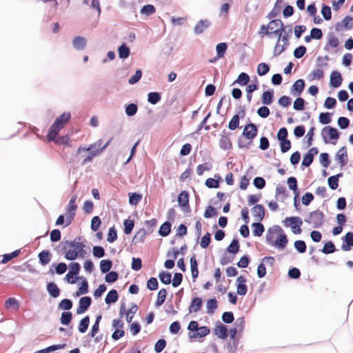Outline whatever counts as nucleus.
I'll return each mask as SVG.
<instances>
[{
    "instance_id": "obj_1",
    "label": "nucleus",
    "mask_w": 353,
    "mask_h": 353,
    "mask_svg": "<svg viewBox=\"0 0 353 353\" xmlns=\"http://www.w3.org/2000/svg\"><path fill=\"white\" fill-rule=\"evenodd\" d=\"M83 237L78 236L73 241H65L61 243V250L65 254L64 258L68 261H74L77 258L83 259L87 252L85 251V244L82 241Z\"/></svg>"
},
{
    "instance_id": "obj_2",
    "label": "nucleus",
    "mask_w": 353,
    "mask_h": 353,
    "mask_svg": "<svg viewBox=\"0 0 353 353\" xmlns=\"http://www.w3.org/2000/svg\"><path fill=\"white\" fill-rule=\"evenodd\" d=\"M70 119L71 114L69 112H65L58 117L49 128L47 134L48 141H54L60 130L64 127L65 124L70 120Z\"/></svg>"
},
{
    "instance_id": "obj_3",
    "label": "nucleus",
    "mask_w": 353,
    "mask_h": 353,
    "mask_svg": "<svg viewBox=\"0 0 353 353\" xmlns=\"http://www.w3.org/2000/svg\"><path fill=\"white\" fill-rule=\"evenodd\" d=\"M77 199V195L74 194L71 196V198L70 199L69 203L66 208L65 227H67L72 223V222L76 215V211L78 208L77 205L76 204Z\"/></svg>"
},
{
    "instance_id": "obj_4",
    "label": "nucleus",
    "mask_w": 353,
    "mask_h": 353,
    "mask_svg": "<svg viewBox=\"0 0 353 353\" xmlns=\"http://www.w3.org/2000/svg\"><path fill=\"white\" fill-rule=\"evenodd\" d=\"M321 136L324 143H330V141H336L339 139L340 132L336 128L330 125H327L322 129ZM332 143L335 144L336 141L332 142Z\"/></svg>"
},
{
    "instance_id": "obj_5",
    "label": "nucleus",
    "mask_w": 353,
    "mask_h": 353,
    "mask_svg": "<svg viewBox=\"0 0 353 353\" xmlns=\"http://www.w3.org/2000/svg\"><path fill=\"white\" fill-rule=\"evenodd\" d=\"M274 230L276 232L278 236L274 240L272 245L276 247L277 249L282 250L286 248L288 243V236L281 226L275 225Z\"/></svg>"
},
{
    "instance_id": "obj_6",
    "label": "nucleus",
    "mask_w": 353,
    "mask_h": 353,
    "mask_svg": "<svg viewBox=\"0 0 353 353\" xmlns=\"http://www.w3.org/2000/svg\"><path fill=\"white\" fill-rule=\"evenodd\" d=\"M285 227H290L292 232L295 234H301L302 230L301 226L303 224L302 219L299 216H290L285 218L283 221Z\"/></svg>"
},
{
    "instance_id": "obj_7",
    "label": "nucleus",
    "mask_w": 353,
    "mask_h": 353,
    "mask_svg": "<svg viewBox=\"0 0 353 353\" xmlns=\"http://www.w3.org/2000/svg\"><path fill=\"white\" fill-rule=\"evenodd\" d=\"M324 214L319 210H316L310 213L308 218L305 221L308 223H312L314 228H321L324 222Z\"/></svg>"
},
{
    "instance_id": "obj_8",
    "label": "nucleus",
    "mask_w": 353,
    "mask_h": 353,
    "mask_svg": "<svg viewBox=\"0 0 353 353\" xmlns=\"http://www.w3.org/2000/svg\"><path fill=\"white\" fill-rule=\"evenodd\" d=\"M258 134V128L255 123H249L244 127L242 136L250 141L253 140Z\"/></svg>"
},
{
    "instance_id": "obj_9",
    "label": "nucleus",
    "mask_w": 353,
    "mask_h": 353,
    "mask_svg": "<svg viewBox=\"0 0 353 353\" xmlns=\"http://www.w3.org/2000/svg\"><path fill=\"white\" fill-rule=\"evenodd\" d=\"M189 192L186 190H183L181 192L178 196V203L179 205L183 208V210L185 212H190V207L189 205Z\"/></svg>"
},
{
    "instance_id": "obj_10",
    "label": "nucleus",
    "mask_w": 353,
    "mask_h": 353,
    "mask_svg": "<svg viewBox=\"0 0 353 353\" xmlns=\"http://www.w3.org/2000/svg\"><path fill=\"white\" fill-rule=\"evenodd\" d=\"M211 21L209 19H201L195 25L194 28V34L200 35L211 26Z\"/></svg>"
},
{
    "instance_id": "obj_11",
    "label": "nucleus",
    "mask_w": 353,
    "mask_h": 353,
    "mask_svg": "<svg viewBox=\"0 0 353 353\" xmlns=\"http://www.w3.org/2000/svg\"><path fill=\"white\" fill-rule=\"evenodd\" d=\"M92 303V299L90 296H85L80 298L79 301V306L77 309V314H81L85 313L90 307Z\"/></svg>"
},
{
    "instance_id": "obj_12",
    "label": "nucleus",
    "mask_w": 353,
    "mask_h": 353,
    "mask_svg": "<svg viewBox=\"0 0 353 353\" xmlns=\"http://www.w3.org/2000/svg\"><path fill=\"white\" fill-rule=\"evenodd\" d=\"M343 82L341 74L338 70H333L330 74V85L337 88L340 87Z\"/></svg>"
},
{
    "instance_id": "obj_13",
    "label": "nucleus",
    "mask_w": 353,
    "mask_h": 353,
    "mask_svg": "<svg viewBox=\"0 0 353 353\" xmlns=\"http://www.w3.org/2000/svg\"><path fill=\"white\" fill-rule=\"evenodd\" d=\"M247 280L243 276H239L236 279V293L239 295L244 296L248 292V286L245 284Z\"/></svg>"
},
{
    "instance_id": "obj_14",
    "label": "nucleus",
    "mask_w": 353,
    "mask_h": 353,
    "mask_svg": "<svg viewBox=\"0 0 353 353\" xmlns=\"http://www.w3.org/2000/svg\"><path fill=\"white\" fill-rule=\"evenodd\" d=\"M214 333L219 339H226L228 336V330L227 325L219 323L214 329Z\"/></svg>"
},
{
    "instance_id": "obj_15",
    "label": "nucleus",
    "mask_w": 353,
    "mask_h": 353,
    "mask_svg": "<svg viewBox=\"0 0 353 353\" xmlns=\"http://www.w3.org/2000/svg\"><path fill=\"white\" fill-rule=\"evenodd\" d=\"M103 143V140L102 139H99L97 142L92 143V144H90L88 147L85 148V147H79L78 150H77V153L78 154H80L82 151H86V152H99V154L101 152V151H100V147L101 145Z\"/></svg>"
},
{
    "instance_id": "obj_16",
    "label": "nucleus",
    "mask_w": 353,
    "mask_h": 353,
    "mask_svg": "<svg viewBox=\"0 0 353 353\" xmlns=\"http://www.w3.org/2000/svg\"><path fill=\"white\" fill-rule=\"evenodd\" d=\"M342 239L343 241V243L341 246V249L343 251L350 250L353 246V232H347L345 235L342 238Z\"/></svg>"
},
{
    "instance_id": "obj_17",
    "label": "nucleus",
    "mask_w": 353,
    "mask_h": 353,
    "mask_svg": "<svg viewBox=\"0 0 353 353\" xmlns=\"http://www.w3.org/2000/svg\"><path fill=\"white\" fill-rule=\"evenodd\" d=\"M305 81L302 79L296 80L291 88V93L294 95H300L304 90Z\"/></svg>"
},
{
    "instance_id": "obj_18",
    "label": "nucleus",
    "mask_w": 353,
    "mask_h": 353,
    "mask_svg": "<svg viewBox=\"0 0 353 353\" xmlns=\"http://www.w3.org/2000/svg\"><path fill=\"white\" fill-rule=\"evenodd\" d=\"M252 212L254 218L259 221H261L265 216V208L261 204H256L252 208Z\"/></svg>"
},
{
    "instance_id": "obj_19",
    "label": "nucleus",
    "mask_w": 353,
    "mask_h": 353,
    "mask_svg": "<svg viewBox=\"0 0 353 353\" xmlns=\"http://www.w3.org/2000/svg\"><path fill=\"white\" fill-rule=\"evenodd\" d=\"M87 43V40L83 37L77 36L72 40V46L77 50H83Z\"/></svg>"
},
{
    "instance_id": "obj_20",
    "label": "nucleus",
    "mask_w": 353,
    "mask_h": 353,
    "mask_svg": "<svg viewBox=\"0 0 353 353\" xmlns=\"http://www.w3.org/2000/svg\"><path fill=\"white\" fill-rule=\"evenodd\" d=\"M203 304L202 299L200 297H194L189 306V312H197L200 310Z\"/></svg>"
},
{
    "instance_id": "obj_21",
    "label": "nucleus",
    "mask_w": 353,
    "mask_h": 353,
    "mask_svg": "<svg viewBox=\"0 0 353 353\" xmlns=\"http://www.w3.org/2000/svg\"><path fill=\"white\" fill-rule=\"evenodd\" d=\"M46 290L52 298H57L60 295L61 290L54 282L48 283Z\"/></svg>"
},
{
    "instance_id": "obj_22",
    "label": "nucleus",
    "mask_w": 353,
    "mask_h": 353,
    "mask_svg": "<svg viewBox=\"0 0 353 353\" xmlns=\"http://www.w3.org/2000/svg\"><path fill=\"white\" fill-rule=\"evenodd\" d=\"M336 160L339 161V163L341 166H344L346 165L347 161V152L345 146H343L336 153Z\"/></svg>"
},
{
    "instance_id": "obj_23",
    "label": "nucleus",
    "mask_w": 353,
    "mask_h": 353,
    "mask_svg": "<svg viewBox=\"0 0 353 353\" xmlns=\"http://www.w3.org/2000/svg\"><path fill=\"white\" fill-rule=\"evenodd\" d=\"M261 101L264 105H270L274 101V90L270 89L264 91L261 96Z\"/></svg>"
},
{
    "instance_id": "obj_24",
    "label": "nucleus",
    "mask_w": 353,
    "mask_h": 353,
    "mask_svg": "<svg viewBox=\"0 0 353 353\" xmlns=\"http://www.w3.org/2000/svg\"><path fill=\"white\" fill-rule=\"evenodd\" d=\"M51 257L52 254L48 250H44L38 254L39 261L42 265H46L49 263L51 260Z\"/></svg>"
},
{
    "instance_id": "obj_25",
    "label": "nucleus",
    "mask_w": 353,
    "mask_h": 353,
    "mask_svg": "<svg viewBox=\"0 0 353 353\" xmlns=\"http://www.w3.org/2000/svg\"><path fill=\"white\" fill-rule=\"evenodd\" d=\"M190 263L192 277L193 279V281L194 282L199 275L198 263H197V261H196L195 255H193L190 257Z\"/></svg>"
},
{
    "instance_id": "obj_26",
    "label": "nucleus",
    "mask_w": 353,
    "mask_h": 353,
    "mask_svg": "<svg viewBox=\"0 0 353 353\" xmlns=\"http://www.w3.org/2000/svg\"><path fill=\"white\" fill-rule=\"evenodd\" d=\"M210 332V330L207 326L199 327V331L194 333H189V337L190 339H196L198 337H204L208 335Z\"/></svg>"
},
{
    "instance_id": "obj_27",
    "label": "nucleus",
    "mask_w": 353,
    "mask_h": 353,
    "mask_svg": "<svg viewBox=\"0 0 353 353\" xmlns=\"http://www.w3.org/2000/svg\"><path fill=\"white\" fill-rule=\"evenodd\" d=\"M343 175V174L342 172H340L336 175L331 176L328 178L327 183L329 188L331 190H334L337 189V188L339 187V178L342 177Z\"/></svg>"
},
{
    "instance_id": "obj_28",
    "label": "nucleus",
    "mask_w": 353,
    "mask_h": 353,
    "mask_svg": "<svg viewBox=\"0 0 353 353\" xmlns=\"http://www.w3.org/2000/svg\"><path fill=\"white\" fill-rule=\"evenodd\" d=\"M276 23L279 24V22L273 21V19H272L269 22L268 26L262 25L260 28V31L259 32V34L261 37H263L264 35L270 34L269 30H274L273 24H276Z\"/></svg>"
},
{
    "instance_id": "obj_29",
    "label": "nucleus",
    "mask_w": 353,
    "mask_h": 353,
    "mask_svg": "<svg viewBox=\"0 0 353 353\" xmlns=\"http://www.w3.org/2000/svg\"><path fill=\"white\" fill-rule=\"evenodd\" d=\"M119 298L118 292L115 289L110 290L105 298V302L108 305L114 303Z\"/></svg>"
},
{
    "instance_id": "obj_30",
    "label": "nucleus",
    "mask_w": 353,
    "mask_h": 353,
    "mask_svg": "<svg viewBox=\"0 0 353 353\" xmlns=\"http://www.w3.org/2000/svg\"><path fill=\"white\" fill-rule=\"evenodd\" d=\"M172 224L170 221H165L159 228V234L163 237H165L171 232Z\"/></svg>"
},
{
    "instance_id": "obj_31",
    "label": "nucleus",
    "mask_w": 353,
    "mask_h": 353,
    "mask_svg": "<svg viewBox=\"0 0 353 353\" xmlns=\"http://www.w3.org/2000/svg\"><path fill=\"white\" fill-rule=\"evenodd\" d=\"M219 147L224 150H228L232 148V142L228 135H221Z\"/></svg>"
},
{
    "instance_id": "obj_32",
    "label": "nucleus",
    "mask_w": 353,
    "mask_h": 353,
    "mask_svg": "<svg viewBox=\"0 0 353 353\" xmlns=\"http://www.w3.org/2000/svg\"><path fill=\"white\" fill-rule=\"evenodd\" d=\"M118 53L120 59H125L130 56V49L125 43H123L118 48Z\"/></svg>"
},
{
    "instance_id": "obj_33",
    "label": "nucleus",
    "mask_w": 353,
    "mask_h": 353,
    "mask_svg": "<svg viewBox=\"0 0 353 353\" xmlns=\"http://www.w3.org/2000/svg\"><path fill=\"white\" fill-rule=\"evenodd\" d=\"M239 239L236 237L232 239L230 244L226 248V252L235 254L239 251Z\"/></svg>"
},
{
    "instance_id": "obj_34",
    "label": "nucleus",
    "mask_w": 353,
    "mask_h": 353,
    "mask_svg": "<svg viewBox=\"0 0 353 353\" xmlns=\"http://www.w3.org/2000/svg\"><path fill=\"white\" fill-rule=\"evenodd\" d=\"M147 235V232L144 228L140 229L134 235L132 239V244H137L138 243L143 242Z\"/></svg>"
},
{
    "instance_id": "obj_35",
    "label": "nucleus",
    "mask_w": 353,
    "mask_h": 353,
    "mask_svg": "<svg viewBox=\"0 0 353 353\" xmlns=\"http://www.w3.org/2000/svg\"><path fill=\"white\" fill-rule=\"evenodd\" d=\"M251 226L253 228V235L255 236H261L265 231L264 225L261 221L253 223Z\"/></svg>"
},
{
    "instance_id": "obj_36",
    "label": "nucleus",
    "mask_w": 353,
    "mask_h": 353,
    "mask_svg": "<svg viewBox=\"0 0 353 353\" xmlns=\"http://www.w3.org/2000/svg\"><path fill=\"white\" fill-rule=\"evenodd\" d=\"M99 267L101 273H108L112 267V261L110 259L101 260L99 263Z\"/></svg>"
},
{
    "instance_id": "obj_37",
    "label": "nucleus",
    "mask_w": 353,
    "mask_h": 353,
    "mask_svg": "<svg viewBox=\"0 0 353 353\" xmlns=\"http://www.w3.org/2000/svg\"><path fill=\"white\" fill-rule=\"evenodd\" d=\"M161 99V94L160 92H150L148 94V101L152 105L158 103Z\"/></svg>"
},
{
    "instance_id": "obj_38",
    "label": "nucleus",
    "mask_w": 353,
    "mask_h": 353,
    "mask_svg": "<svg viewBox=\"0 0 353 353\" xmlns=\"http://www.w3.org/2000/svg\"><path fill=\"white\" fill-rule=\"evenodd\" d=\"M129 203L131 205H137L142 199V194L138 192L128 193Z\"/></svg>"
},
{
    "instance_id": "obj_39",
    "label": "nucleus",
    "mask_w": 353,
    "mask_h": 353,
    "mask_svg": "<svg viewBox=\"0 0 353 353\" xmlns=\"http://www.w3.org/2000/svg\"><path fill=\"white\" fill-rule=\"evenodd\" d=\"M166 296H167L166 289H165V288L161 289L159 291L158 294H157V299L155 302V306L159 307V306L162 305L165 301Z\"/></svg>"
},
{
    "instance_id": "obj_40",
    "label": "nucleus",
    "mask_w": 353,
    "mask_h": 353,
    "mask_svg": "<svg viewBox=\"0 0 353 353\" xmlns=\"http://www.w3.org/2000/svg\"><path fill=\"white\" fill-rule=\"evenodd\" d=\"M90 324V317L89 316H84L79 322L78 325V330L81 333H85L89 326Z\"/></svg>"
},
{
    "instance_id": "obj_41",
    "label": "nucleus",
    "mask_w": 353,
    "mask_h": 353,
    "mask_svg": "<svg viewBox=\"0 0 353 353\" xmlns=\"http://www.w3.org/2000/svg\"><path fill=\"white\" fill-rule=\"evenodd\" d=\"M273 21L279 22V25H280V28L273 30L272 32H270V34H273L276 36H278V37H279L278 39L281 40L282 34L285 33L286 27L284 26L283 21L281 19H273ZM275 25H277V24L276 23Z\"/></svg>"
},
{
    "instance_id": "obj_42",
    "label": "nucleus",
    "mask_w": 353,
    "mask_h": 353,
    "mask_svg": "<svg viewBox=\"0 0 353 353\" xmlns=\"http://www.w3.org/2000/svg\"><path fill=\"white\" fill-rule=\"evenodd\" d=\"M72 319V313L70 311H64L61 313L60 323L63 325H68Z\"/></svg>"
},
{
    "instance_id": "obj_43",
    "label": "nucleus",
    "mask_w": 353,
    "mask_h": 353,
    "mask_svg": "<svg viewBox=\"0 0 353 353\" xmlns=\"http://www.w3.org/2000/svg\"><path fill=\"white\" fill-rule=\"evenodd\" d=\"M159 278L162 283L168 285L172 281V274L168 271H161L159 274Z\"/></svg>"
},
{
    "instance_id": "obj_44",
    "label": "nucleus",
    "mask_w": 353,
    "mask_h": 353,
    "mask_svg": "<svg viewBox=\"0 0 353 353\" xmlns=\"http://www.w3.org/2000/svg\"><path fill=\"white\" fill-rule=\"evenodd\" d=\"M336 250V248L334 243L332 241H329L324 244L321 252L325 254H329L334 253Z\"/></svg>"
},
{
    "instance_id": "obj_45",
    "label": "nucleus",
    "mask_w": 353,
    "mask_h": 353,
    "mask_svg": "<svg viewBox=\"0 0 353 353\" xmlns=\"http://www.w3.org/2000/svg\"><path fill=\"white\" fill-rule=\"evenodd\" d=\"M249 81L250 76L245 72H241L239 74L237 79L235 80L233 84L239 83L241 85H245L248 83Z\"/></svg>"
},
{
    "instance_id": "obj_46",
    "label": "nucleus",
    "mask_w": 353,
    "mask_h": 353,
    "mask_svg": "<svg viewBox=\"0 0 353 353\" xmlns=\"http://www.w3.org/2000/svg\"><path fill=\"white\" fill-rule=\"evenodd\" d=\"M298 181L295 176H290L287 179V184L290 190L293 191V193L299 192L298 189Z\"/></svg>"
},
{
    "instance_id": "obj_47",
    "label": "nucleus",
    "mask_w": 353,
    "mask_h": 353,
    "mask_svg": "<svg viewBox=\"0 0 353 353\" xmlns=\"http://www.w3.org/2000/svg\"><path fill=\"white\" fill-rule=\"evenodd\" d=\"M228 49V43L225 42L219 43L216 46L217 58H222Z\"/></svg>"
},
{
    "instance_id": "obj_48",
    "label": "nucleus",
    "mask_w": 353,
    "mask_h": 353,
    "mask_svg": "<svg viewBox=\"0 0 353 353\" xmlns=\"http://www.w3.org/2000/svg\"><path fill=\"white\" fill-rule=\"evenodd\" d=\"M52 267L55 268V272L59 275L64 274L68 269V266L64 262H60L58 263H54L52 264Z\"/></svg>"
},
{
    "instance_id": "obj_49",
    "label": "nucleus",
    "mask_w": 353,
    "mask_h": 353,
    "mask_svg": "<svg viewBox=\"0 0 353 353\" xmlns=\"http://www.w3.org/2000/svg\"><path fill=\"white\" fill-rule=\"evenodd\" d=\"M138 111V106L136 103H131L125 106V112L127 116L133 117Z\"/></svg>"
},
{
    "instance_id": "obj_50",
    "label": "nucleus",
    "mask_w": 353,
    "mask_h": 353,
    "mask_svg": "<svg viewBox=\"0 0 353 353\" xmlns=\"http://www.w3.org/2000/svg\"><path fill=\"white\" fill-rule=\"evenodd\" d=\"M69 272L70 274H72V276L79 278V272L81 270V265L78 262H72L69 264Z\"/></svg>"
},
{
    "instance_id": "obj_51",
    "label": "nucleus",
    "mask_w": 353,
    "mask_h": 353,
    "mask_svg": "<svg viewBox=\"0 0 353 353\" xmlns=\"http://www.w3.org/2000/svg\"><path fill=\"white\" fill-rule=\"evenodd\" d=\"M21 253V250H16L11 253L4 254L1 260V263L5 264L12 260V259L18 256Z\"/></svg>"
},
{
    "instance_id": "obj_52",
    "label": "nucleus",
    "mask_w": 353,
    "mask_h": 353,
    "mask_svg": "<svg viewBox=\"0 0 353 353\" xmlns=\"http://www.w3.org/2000/svg\"><path fill=\"white\" fill-rule=\"evenodd\" d=\"M281 8V6L274 3L272 10L268 14L266 18L271 20L274 19V18L276 17L278 15L280 14Z\"/></svg>"
},
{
    "instance_id": "obj_53",
    "label": "nucleus",
    "mask_w": 353,
    "mask_h": 353,
    "mask_svg": "<svg viewBox=\"0 0 353 353\" xmlns=\"http://www.w3.org/2000/svg\"><path fill=\"white\" fill-rule=\"evenodd\" d=\"M72 305L73 303L72 300L69 299H64L59 302L58 307L60 310L68 311L72 307Z\"/></svg>"
},
{
    "instance_id": "obj_54",
    "label": "nucleus",
    "mask_w": 353,
    "mask_h": 353,
    "mask_svg": "<svg viewBox=\"0 0 353 353\" xmlns=\"http://www.w3.org/2000/svg\"><path fill=\"white\" fill-rule=\"evenodd\" d=\"M105 281L108 283H113L118 280L119 273L115 271H109L105 273Z\"/></svg>"
},
{
    "instance_id": "obj_55",
    "label": "nucleus",
    "mask_w": 353,
    "mask_h": 353,
    "mask_svg": "<svg viewBox=\"0 0 353 353\" xmlns=\"http://www.w3.org/2000/svg\"><path fill=\"white\" fill-rule=\"evenodd\" d=\"M321 13L325 21H329L332 18V11L329 6L323 4Z\"/></svg>"
},
{
    "instance_id": "obj_56",
    "label": "nucleus",
    "mask_w": 353,
    "mask_h": 353,
    "mask_svg": "<svg viewBox=\"0 0 353 353\" xmlns=\"http://www.w3.org/2000/svg\"><path fill=\"white\" fill-rule=\"evenodd\" d=\"M331 113L330 112H321L319 114V123L322 125H327L332 121Z\"/></svg>"
},
{
    "instance_id": "obj_57",
    "label": "nucleus",
    "mask_w": 353,
    "mask_h": 353,
    "mask_svg": "<svg viewBox=\"0 0 353 353\" xmlns=\"http://www.w3.org/2000/svg\"><path fill=\"white\" fill-rule=\"evenodd\" d=\"M124 229L123 232L125 234H131L134 227V221L132 219H125L123 221Z\"/></svg>"
},
{
    "instance_id": "obj_58",
    "label": "nucleus",
    "mask_w": 353,
    "mask_h": 353,
    "mask_svg": "<svg viewBox=\"0 0 353 353\" xmlns=\"http://www.w3.org/2000/svg\"><path fill=\"white\" fill-rule=\"evenodd\" d=\"M305 101L301 97H297L293 103V108L296 111H302L305 109Z\"/></svg>"
},
{
    "instance_id": "obj_59",
    "label": "nucleus",
    "mask_w": 353,
    "mask_h": 353,
    "mask_svg": "<svg viewBox=\"0 0 353 353\" xmlns=\"http://www.w3.org/2000/svg\"><path fill=\"white\" fill-rule=\"evenodd\" d=\"M92 254L95 258H102L105 255V250L102 246L94 245L92 248Z\"/></svg>"
},
{
    "instance_id": "obj_60",
    "label": "nucleus",
    "mask_w": 353,
    "mask_h": 353,
    "mask_svg": "<svg viewBox=\"0 0 353 353\" xmlns=\"http://www.w3.org/2000/svg\"><path fill=\"white\" fill-rule=\"evenodd\" d=\"M285 192H286V190H285V187L278 185L276 188V195H275L276 199L277 201H283L286 196Z\"/></svg>"
},
{
    "instance_id": "obj_61",
    "label": "nucleus",
    "mask_w": 353,
    "mask_h": 353,
    "mask_svg": "<svg viewBox=\"0 0 353 353\" xmlns=\"http://www.w3.org/2000/svg\"><path fill=\"white\" fill-rule=\"evenodd\" d=\"M294 246L296 250L299 253H305L306 252V243L303 240H297L294 243Z\"/></svg>"
},
{
    "instance_id": "obj_62",
    "label": "nucleus",
    "mask_w": 353,
    "mask_h": 353,
    "mask_svg": "<svg viewBox=\"0 0 353 353\" xmlns=\"http://www.w3.org/2000/svg\"><path fill=\"white\" fill-rule=\"evenodd\" d=\"M270 65L265 63H261L257 66V74L259 76H264L270 71Z\"/></svg>"
},
{
    "instance_id": "obj_63",
    "label": "nucleus",
    "mask_w": 353,
    "mask_h": 353,
    "mask_svg": "<svg viewBox=\"0 0 353 353\" xmlns=\"http://www.w3.org/2000/svg\"><path fill=\"white\" fill-rule=\"evenodd\" d=\"M156 11V8L153 5L148 4L145 5L142 7L141 9V14H145L146 16H150L152 14H154Z\"/></svg>"
},
{
    "instance_id": "obj_64",
    "label": "nucleus",
    "mask_w": 353,
    "mask_h": 353,
    "mask_svg": "<svg viewBox=\"0 0 353 353\" xmlns=\"http://www.w3.org/2000/svg\"><path fill=\"white\" fill-rule=\"evenodd\" d=\"M207 312L208 314H212L214 310L217 308V301L216 299H210L207 301L206 303Z\"/></svg>"
}]
</instances>
